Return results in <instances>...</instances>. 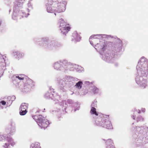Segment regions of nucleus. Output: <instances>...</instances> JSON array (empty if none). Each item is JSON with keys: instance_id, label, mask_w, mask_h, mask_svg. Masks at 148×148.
Segmentation results:
<instances>
[{"instance_id": "17", "label": "nucleus", "mask_w": 148, "mask_h": 148, "mask_svg": "<svg viewBox=\"0 0 148 148\" xmlns=\"http://www.w3.org/2000/svg\"><path fill=\"white\" fill-rule=\"evenodd\" d=\"M17 54V57H16V58H21L22 56H23L22 54H21L18 52V53Z\"/></svg>"}, {"instance_id": "21", "label": "nucleus", "mask_w": 148, "mask_h": 148, "mask_svg": "<svg viewBox=\"0 0 148 148\" xmlns=\"http://www.w3.org/2000/svg\"><path fill=\"white\" fill-rule=\"evenodd\" d=\"M3 136L1 135H0V141H1L3 139Z\"/></svg>"}, {"instance_id": "10", "label": "nucleus", "mask_w": 148, "mask_h": 148, "mask_svg": "<svg viewBox=\"0 0 148 148\" xmlns=\"http://www.w3.org/2000/svg\"><path fill=\"white\" fill-rule=\"evenodd\" d=\"M40 144L38 142H35L32 143L30 147V148H39Z\"/></svg>"}, {"instance_id": "12", "label": "nucleus", "mask_w": 148, "mask_h": 148, "mask_svg": "<svg viewBox=\"0 0 148 148\" xmlns=\"http://www.w3.org/2000/svg\"><path fill=\"white\" fill-rule=\"evenodd\" d=\"M62 63H59L58 62H56L55 63L54 66L55 69L58 70L61 67V65L62 64Z\"/></svg>"}, {"instance_id": "13", "label": "nucleus", "mask_w": 148, "mask_h": 148, "mask_svg": "<svg viewBox=\"0 0 148 148\" xmlns=\"http://www.w3.org/2000/svg\"><path fill=\"white\" fill-rule=\"evenodd\" d=\"M90 113L92 114H95L96 115H98V113L96 112V109L94 107H92L90 110Z\"/></svg>"}, {"instance_id": "1", "label": "nucleus", "mask_w": 148, "mask_h": 148, "mask_svg": "<svg viewBox=\"0 0 148 148\" xmlns=\"http://www.w3.org/2000/svg\"><path fill=\"white\" fill-rule=\"evenodd\" d=\"M148 64L144 59H141L138 62L137 66V69L138 71L141 72L140 76H137L136 81L137 84L143 88L147 86V75L148 74Z\"/></svg>"}, {"instance_id": "7", "label": "nucleus", "mask_w": 148, "mask_h": 148, "mask_svg": "<svg viewBox=\"0 0 148 148\" xmlns=\"http://www.w3.org/2000/svg\"><path fill=\"white\" fill-rule=\"evenodd\" d=\"M26 80H27L25 84L24 87L25 88H32L35 86V83L32 80L28 78H27Z\"/></svg>"}, {"instance_id": "14", "label": "nucleus", "mask_w": 148, "mask_h": 148, "mask_svg": "<svg viewBox=\"0 0 148 148\" xmlns=\"http://www.w3.org/2000/svg\"><path fill=\"white\" fill-rule=\"evenodd\" d=\"M16 77L18 78L19 80H24V79H26L27 78V77L23 75H20L18 76H16Z\"/></svg>"}, {"instance_id": "18", "label": "nucleus", "mask_w": 148, "mask_h": 148, "mask_svg": "<svg viewBox=\"0 0 148 148\" xmlns=\"http://www.w3.org/2000/svg\"><path fill=\"white\" fill-rule=\"evenodd\" d=\"M98 89L95 87H94L93 89V91L95 92V93L96 92L98 91Z\"/></svg>"}, {"instance_id": "3", "label": "nucleus", "mask_w": 148, "mask_h": 148, "mask_svg": "<svg viewBox=\"0 0 148 148\" xmlns=\"http://www.w3.org/2000/svg\"><path fill=\"white\" fill-rule=\"evenodd\" d=\"M36 121L38 125L44 129L47 128L49 124L48 120L42 117L38 118Z\"/></svg>"}, {"instance_id": "23", "label": "nucleus", "mask_w": 148, "mask_h": 148, "mask_svg": "<svg viewBox=\"0 0 148 148\" xmlns=\"http://www.w3.org/2000/svg\"><path fill=\"white\" fill-rule=\"evenodd\" d=\"M94 103H92V104H91V106H94Z\"/></svg>"}, {"instance_id": "20", "label": "nucleus", "mask_w": 148, "mask_h": 148, "mask_svg": "<svg viewBox=\"0 0 148 148\" xmlns=\"http://www.w3.org/2000/svg\"><path fill=\"white\" fill-rule=\"evenodd\" d=\"M5 147H7L9 146L10 145L9 143H5Z\"/></svg>"}, {"instance_id": "24", "label": "nucleus", "mask_w": 148, "mask_h": 148, "mask_svg": "<svg viewBox=\"0 0 148 148\" xmlns=\"http://www.w3.org/2000/svg\"><path fill=\"white\" fill-rule=\"evenodd\" d=\"M62 12V10H59V11L58 12Z\"/></svg>"}, {"instance_id": "2", "label": "nucleus", "mask_w": 148, "mask_h": 148, "mask_svg": "<svg viewBox=\"0 0 148 148\" xmlns=\"http://www.w3.org/2000/svg\"><path fill=\"white\" fill-rule=\"evenodd\" d=\"M99 121H95V125L99 127H102L108 129L112 128V125L110 121L109 116L105 115L99 118Z\"/></svg>"}, {"instance_id": "26", "label": "nucleus", "mask_w": 148, "mask_h": 148, "mask_svg": "<svg viewBox=\"0 0 148 148\" xmlns=\"http://www.w3.org/2000/svg\"><path fill=\"white\" fill-rule=\"evenodd\" d=\"M55 14V15H56V13H55V14Z\"/></svg>"}, {"instance_id": "6", "label": "nucleus", "mask_w": 148, "mask_h": 148, "mask_svg": "<svg viewBox=\"0 0 148 148\" xmlns=\"http://www.w3.org/2000/svg\"><path fill=\"white\" fill-rule=\"evenodd\" d=\"M28 104L25 103H22L20 107L21 110L20 112V114L21 115H24L26 114L27 111V109L28 108Z\"/></svg>"}, {"instance_id": "22", "label": "nucleus", "mask_w": 148, "mask_h": 148, "mask_svg": "<svg viewBox=\"0 0 148 148\" xmlns=\"http://www.w3.org/2000/svg\"><path fill=\"white\" fill-rule=\"evenodd\" d=\"M15 17V15H13L12 16V18H13L14 19H15L14 18Z\"/></svg>"}, {"instance_id": "9", "label": "nucleus", "mask_w": 148, "mask_h": 148, "mask_svg": "<svg viewBox=\"0 0 148 148\" xmlns=\"http://www.w3.org/2000/svg\"><path fill=\"white\" fill-rule=\"evenodd\" d=\"M72 37H73V38H72L73 39L77 41H79L80 39L79 34L76 31H75L73 33Z\"/></svg>"}, {"instance_id": "16", "label": "nucleus", "mask_w": 148, "mask_h": 148, "mask_svg": "<svg viewBox=\"0 0 148 148\" xmlns=\"http://www.w3.org/2000/svg\"><path fill=\"white\" fill-rule=\"evenodd\" d=\"M47 7V11L49 13H52L53 12L51 6H48L46 5Z\"/></svg>"}, {"instance_id": "4", "label": "nucleus", "mask_w": 148, "mask_h": 148, "mask_svg": "<svg viewBox=\"0 0 148 148\" xmlns=\"http://www.w3.org/2000/svg\"><path fill=\"white\" fill-rule=\"evenodd\" d=\"M59 23L60 27H61L60 29L63 34H67L70 30L71 27L68 26L69 25L66 24V23L63 20H61L59 22Z\"/></svg>"}, {"instance_id": "11", "label": "nucleus", "mask_w": 148, "mask_h": 148, "mask_svg": "<svg viewBox=\"0 0 148 148\" xmlns=\"http://www.w3.org/2000/svg\"><path fill=\"white\" fill-rule=\"evenodd\" d=\"M101 45H103L102 47L101 48L102 50L104 51L106 49V48L107 46V42L104 41L101 43Z\"/></svg>"}, {"instance_id": "5", "label": "nucleus", "mask_w": 148, "mask_h": 148, "mask_svg": "<svg viewBox=\"0 0 148 148\" xmlns=\"http://www.w3.org/2000/svg\"><path fill=\"white\" fill-rule=\"evenodd\" d=\"M61 2H59L56 0H47L46 5L51 6L52 8H55L59 9L61 7Z\"/></svg>"}, {"instance_id": "15", "label": "nucleus", "mask_w": 148, "mask_h": 148, "mask_svg": "<svg viewBox=\"0 0 148 148\" xmlns=\"http://www.w3.org/2000/svg\"><path fill=\"white\" fill-rule=\"evenodd\" d=\"M82 82L79 81L77 82L75 85L77 88L78 89H81L82 88Z\"/></svg>"}, {"instance_id": "8", "label": "nucleus", "mask_w": 148, "mask_h": 148, "mask_svg": "<svg viewBox=\"0 0 148 148\" xmlns=\"http://www.w3.org/2000/svg\"><path fill=\"white\" fill-rule=\"evenodd\" d=\"M107 148H115L113 141L110 139L107 140L106 142Z\"/></svg>"}, {"instance_id": "25", "label": "nucleus", "mask_w": 148, "mask_h": 148, "mask_svg": "<svg viewBox=\"0 0 148 148\" xmlns=\"http://www.w3.org/2000/svg\"><path fill=\"white\" fill-rule=\"evenodd\" d=\"M138 112V113H140V111L139 110Z\"/></svg>"}, {"instance_id": "19", "label": "nucleus", "mask_w": 148, "mask_h": 148, "mask_svg": "<svg viewBox=\"0 0 148 148\" xmlns=\"http://www.w3.org/2000/svg\"><path fill=\"white\" fill-rule=\"evenodd\" d=\"M0 103H1L2 105H4L6 104V103L5 101H2L0 102Z\"/></svg>"}]
</instances>
